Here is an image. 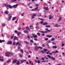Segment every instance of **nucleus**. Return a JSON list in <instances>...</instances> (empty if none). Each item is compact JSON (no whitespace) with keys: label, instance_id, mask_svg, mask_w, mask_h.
I'll return each instance as SVG.
<instances>
[{"label":"nucleus","instance_id":"f257e3e1","mask_svg":"<svg viewBox=\"0 0 65 65\" xmlns=\"http://www.w3.org/2000/svg\"><path fill=\"white\" fill-rule=\"evenodd\" d=\"M3 5H4L5 6H7V7H9L10 9H11V8H12V6H11V5H8L7 4L5 3H4L3 4Z\"/></svg>","mask_w":65,"mask_h":65},{"label":"nucleus","instance_id":"f03ea898","mask_svg":"<svg viewBox=\"0 0 65 65\" xmlns=\"http://www.w3.org/2000/svg\"><path fill=\"white\" fill-rule=\"evenodd\" d=\"M10 53L9 52H6V55L7 57H10Z\"/></svg>","mask_w":65,"mask_h":65},{"label":"nucleus","instance_id":"7ed1b4c3","mask_svg":"<svg viewBox=\"0 0 65 65\" xmlns=\"http://www.w3.org/2000/svg\"><path fill=\"white\" fill-rule=\"evenodd\" d=\"M7 44H12V41H8L7 43Z\"/></svg>","mask_w":65,"mask_h":65},{"label":"nucleus","instance_id":"20e7f679","mask_svg":"<svg viewBox=\"0 0 65 65\" xmlns=\"http://www.w3.org/2000/svg\"><path fill=\"white\" fill-rule=\"evenodd\" d=\"M36 15V14H35L32 15V19H35V17Z\"/></svg>","mask_w":65,"mask_h":65},{"label":"nucleus","instance_id":"39448f33","mask_svg":"<svg viewBox=\"0 0 65 65\" xmlns=\"http://www.w3.org/2000/svg\"><path fill=\"white\" fill-rule=\"evenodd\" d=\"M18 4H16V5H13L12 6V7H14V8H15L17 7V6H18Z\"/></svg>","mask_w":65,"mask_h":65},{"label":"nucleus","instance_id":"423d86ee","mask_svg":"<svg viewBox=\"0 0 65 65\" xmlns=\"http://www.w3.org/2000/svg\"><path fill=\"white\" fill-rule=\"evenodd\" d=\"M18 61V60L16 59H14L12 61V63H15Z\"/></svg>","mask_w":65,"mask_h":65},{"label":"nucleus","instance_id":"0eeeda50","mask_svg":"<svg viewBox=\"0 0 65 65\" xmlns=\"http://www.w3.org/2000/svg\"><path fill=\"white\" fill-rule=\"evenodd\" d=\"M48 8V7H44L43 8L44 9H45L46 10H49V9Z\"/></svg>","mask_w":65,"mask_h":65},{"label":"nucleus","instance_id":"6e6552de","mask_svg":"<svg viewBox=\"0 0 65 65\" xmlns=\"http://www.w3.org/2000/svg\"><path fill=\"white\" fill-rule=\"evenodd\" d=\"M15 39H16V40H18V38L15 36H14V41H15Z\"/></svg>","mask_w":65,"mask_h":65},{"label":"nucleus","instance_id":"1a4fd4ad","mask_svg":"<svg viewBox=\"0 0 65 65\" xmlns=\"http://www.w3.org/2000/svg\"><path fill=\"white\" fill-rule=\"evenodd\" d=\"M27 60H26L23 59V60H21V63H23L24 62H26Z\"/></svg>","mask_w":65,"mask_h":65},{"label":"nucleus","instance_id":"9d476101","mask_svg":"<svg viewBox=\"0 0 65 65\" xmlns=\"http://www.w3.org/2000/svg\"><path fill=\"white\" fill-rule=\"evenodd\" d=\"M38 49V46H36L35 47V51H37Z\"/></svg>","mask_w":65,"mask_h":65},{"label":"nucleus","instance_id":"9b49d317","mask_svg":"<svg viewBox=\"0 0 65 65\" xmlns=\"http://www.w3.org/2000/svg\"><path fill=\"white\" fill-rule=\"evenodd\" d=\"M33 35V37L34 38H37V35H35V34H34Z\"/></svg>","mask_w":65,"mask_h":65},{"label":"nucleus","instance_id":"f8f14e48","mask_svg":"<svg viewBox=\"0 0 65 65\" xmlns=\"http://www.w3.org/2000/svg\"><path fill=\"white\" fill-rule=\"evenodd\" d=\"M11 59H9L7 61V63H10V62H11Z\"/></svg>","mask_w":65,"mask_h":65},{"label":"nucleus","instance_id":"ddd939ff","mask_svg":"<svg viewBox=\"0 0 65 65\" xmlns=\"http://www.w3.org/2000/svg\"><path fill=\"white\" fill-rule=\"evenodd\" d=\"M47 25V22H44L43 24V25H44H44Z\"/></svg>","mask_w":65,"mask_h":65},{"label":"nucleus","instance_id":"4468645a","mask_svg":"<svg viewBox=\"0 0 65 65\" xmlns=\"http://www.w3.org/2000/svg\"><path fill=\"white\" fill-rule=\"evenodd\" d=\"M23 32L25 33H29V31H28L26 30H25L24 31H23Z\"/></svg>","mask_w":65,"mask_h":65},{"label":"nucleus","instance_id":"2eb2a0df","mask_svg":"<svg viewBox=\"0 0 65 65\" xmlns=\"http://www.w3.org/2000/svg\"><path fill=\"white\" fill-rule=\"evenodd\" d=\"M49 17H50L49 18V20H51L52 19H53V17H54L53 16H49Z\"/></svg>","mask_w":65,"mask_h":65},{"label":"nucleus","instance_id":"dca6fc26","mask_svg":"<svg viewBox=\"0 0 65 65\" xmlns=\"http://www.w3.org/2000/svg\"><path fill=\"white\" fill-rule=\"evenodd\" d=\"M13 53H11L10 52V57H11V56H13Z\"/></svg>","mask_w":65,"mask_h":65},{"label":"nucleus","instance_id":"f3484780","mask_svg":"<svg viewBox=\"0 0 65 65\" xmlns=\"http://www.w3.org/2000/svg\"><path fill=\"white\" fill-rule=\"evenodd\" d=\"M26 29H27V30L28 31H30V28H28V27H26Z\"/></svg>","mask_w":65,"mask_h":65},{"label":"nucleus","instance_id":"a211bd4d","mask_svg":"<svg viewBox=\"0 0 65 65\" xmlns=\"http://www.w3.org/2000/svg\"><path fill=\"white\" fill-rule=\"evenodd\" d=\"M17 34L18 36H20L19 35H20V34H21V32H18L17 33Z\"/></svg>","mask_w":65,"mask_h":65},{"label":"nucleus","instance_id":"6ab92c4d","mask_svg":"<svg viewBox=\"0 0 65 65\" xmlns=\"http://www.w3.org/2000/svg\"><path fill=\"white\" fill-rule=\"evenodd\" d=\"M12 18L11 16H10L9 17L8 20V21H10L11 20V18Z\"/></svg>","mask_w":65,"mask_h":65},{"label":"nucleus","instance_id":"aec40b11","mask_svg":"<svg viewBox=\"0 0 65 65\" xmlns=\"http://www.w3.org/2000/svg\"><path fill=\"white\" fill-rule=\"evenodd\" d=\"M43 50L45 53V52H47V49H44Z\"/></svg>","mask_w":65,"mask_h":65},{"label":"nucleus","instance_id":"412c9836","mask_svg":"<svg viewBox=\"0 0 65 65\" xmlns=\"http://www.w3.org/2000/svg\"><path fill=\"white\" fill-rule=\"evenodd\" d=\"M59 26H58V24H56L55 25V27H60V25Z\"/></svg>","mask_w":65,"mask_h":65},{"label":"nucleus","instance_id":"4be33fe9","mask_svg":"<svg viewBox=\"0 0 65 65\" xmlns=\"http://www.w3.org/2000/svg\"><path fill=\"white\" fill-rule=\"evenodd\" d=\"M2 42H5V40H0V43H2Z\"/></svg>","mask_w":65,"mask_h":65},{"label":"nucleus","instance_id":"5701e85b","mask_svg":"<svg viewBox=\"0 0 65 65\" xmlns=\"http://www.w3.org/2000/svg\"><path fill=\"white\" fill-rule=\"evenodd\" d=\"M16 17H14L13 18V19L12 20V21H14V20H16Z\"/></svg>","mask_w":65,"mask_h":65},{"label":"nucleus","instance_id":"b1692460","mask_svg":"<svg viewBox=\"0 0 65 65\" xmlns=\"http://www.w3.org/2000/svg\"><path fill=\"white\" fill-rule=\"evenodd\" d=\"M62 20V18L60 17L58 19V22H60L61 21V20Z\"/></svg>","mask_w":65,"mask_h":65},{"label":"nucleus","instance_id":"393cba45","mask_svg":"<svg viewBox=\"0 0 65 65\" xmlns=\"http://www.w3.org/2000/svg\"><path fill=\"white\" fill-rule=\"evenodd\" d=\"M25 14V12H23V13H22L21 14V15L22 17H23L24 15V14Z\"/></svg>","mask_w":65,"mask_h":65},{"label":"nucleus","instance_id":"a878e982","mask_svg":"<svg viewBox=\"0 0 65 65\" xmlns=\"http://www.w3.org/2000/svg\"><path fill=\"white\" fill-rule=\"evenodd\" d=\"M6 25V24L5 23H3L2 24V26L3 27H4Z\"/></svg>","mask_w":65,"mask_h":65},{"label":"nucleus","instance_id":"bb28decb","mask_svg":"<svg viewBox=\"0 0 65 65\" xmlns=\"http://www.w3.org/2000/svg\"><path fill=\"white\" fill-rule=\"evenodd\" d=\"M52 48H57V47L56 46H53L52 47Z\"/></svg>","mask_w":65,"mask_h":65},{"label":"nucleus","instance_id":"cd10ccee","mask_svg":"<svg viewBox=\"0 0 65 65\" xmlns=\"http://www.w3.org/2000/svg\"><path fill=\"white\" fill-rule=\"evenodd\" d=\"M38 19L39 20H41V21H44V20H43V19L42 18H38Z\"/></svg>","mask_w":65,"mask_h":65},{"label":"nucleus","instance_id":"c85d7f7f","mask_svg":"<svg viewBox=\"0 0 65 65\" xmlns=\"http://www.w3.org/2000/svg\"><path fill=\"white\" fill-rule=\"evenodd\" d=\"M46 28H50L51 27V26L47 25L46 26Z\"/></svg>","mask_w":65,"mask_h":65},{"label":"nucleus","instance_id":"c756f323","mask_svg":"<svg viewBox=\"0 0 65 65\" xmlns=\"http://www.w3.org/2000/svg\"><path fill=\"white\" fill-rule=\"evenodd\" d=\"M8 12H8V11H5V13H6V14H8V13H7Z\"/></svg>","mask_w":65,"mask_h":65},{"label":"nucleus","instance_id":"7c9ffc66","mask_svg":"<svg viewBox=\"0 0 65 65\" xmlns=\"http://www.w3.org/2000/svg\"><path fill=\"white\" fill-rule=\"evenodd\" d=\"M1 57L0 56V61H3L4 60L3 59H1Z\"/></svg>","mask_w":65,"mask_h":65},{"label":"nucleus","instance_id":"2f4dec72","mask_svg":"<svg viewBox=\"0 0 65 65\" xmlns=\"http://www.w3.org/2000/svg\"><path fill=\"white\" fill-rule=\"evenodd\" d=\"M16 64L17 65H19V64H20V62L19 61H17V62H16Z\"/></svg>","mask_w":65,"mask_h":65},{"label":"nucleus","instance_id":"473e14b6","mask_svg":"<svg viewBox=\"0 0 65 65\" xmlns=\"http://www.w3.org/2000/svg\"><path fill=\"white\" fill-rule=\"evenodd\" d=\"M20 51L21 52L22 54H23L24 53V52H23V50L22 49H21L20 50Z\"/></svg>","mask_w":65,"mask_h":65},{"label":"nucleus","instance_id":"72a5a7b5","mask_svg":"<svg viewBox=\"0 0 65 65\" xmlns=\"http://www.w3.org/2000/svg\"><path fill=\"white\" fill-rule=\"evenodd\" d=\"M47 57H48V58H50V59H51V58H52V57H51V56H50V55H47Z\"/></svg>","mask_w":65,"mask_h":65},{"label":"nucleus","instance_id":"f704fd0d","mask_svg":"<svg viewBox=\"0 0 65 65\" xmlns=\"http://www.w3.org/2000/svg\"><path fill=\"white\" fill-rule=\"evenodd\" d=\"M51 58L53 60H55V58L53 57H52Z\"/></svg>","mask_w":65,"mask_h":65},{"label":"nucleus","instance_id":"c9c22d12","mask_svg":"<svg viewBox=\"0 0 65 65\" xmlns=\"http://www.w3.org/2000/svg\"><path fill=\"white\" fill-rule=\"evenodd\" d=\"M51 40H48L47 41V43H51Z\"/></svg>","mask_w":65,"mask_h":65},{"label":"nucleus","instance_id":"e433bc0d","mask_svg":"<svg viewBox=\"0 0 65 65\" xmlns=\"http://www.w3.org/2000/svg\"><path fill=\"white\" fill-rule=\"evenodd\" d=\"M14 32L15 33H17L18 32V31H17L16 30H14Z\"/></svg>","mask_w":65,"mask_h":65},{"label":"nucleus","instance_id":"4c0bfd02","mask_svg":"<svg viewBox=\"0 0 65 65\" xmlns=\"http://www.w3.org/2000/svg\"><path fill=\"white\" fill-rule=\"evenodd\" d=\"M30 35H28L27 36V38H28V39H30Z\"/></svg>","mask_w":65,"mask_h":65},{"label":"nucleus","instance_id":"58836bf2","mask_svg":"<svg viewBox=\"0 0 65 65\" xmlns=\"http://www.w3.org/2000/svg\"><path fill=\"white\" fill-rule=\"evenodd\" d=\"M19 42H18L17 43H16V45H18L19 44Z\"/></svg>","mask_w":65,"mask_h":65},{"label":"nucleus","instance_id":"ea45409f","mask_svg":"<svg viewBox=\"0 0 65 65\" xmlns=\"http://www.w3.org/2000/svg\"><path fill=\"white\" fill-rule=\"evenodd\" d=\"M30 41L32 43H33V40H30Z\"/></svg>","mask_w":65,"mask_h":65},{"label":"nucleus","instance_id":"a19ab883","mask_svg":"<svg viewBox=\"0 0 65 65\" xmlns=\"http://www.w3.org/2000/svg\"><path fill=\"white\" fill-rule=\"evenodd\" d=\"M52 43L53 44H54V45H56V44L54 42H52Z\"/></svg>","mask_w":65,"mask_h":65},{"label":"nucleus","instance_id":"79ce46f5","mask_svg":"<svg viewBox=\"0 0 65 65\" xmlns=\"http://www.w3.org/2000/svg\"><path fill=\"white\" fill-rule=\"evenodd\" d=\"M35 11V9H32L31 10V11Z\"/></svg>","mask_w":65,"mask_h":65},{"label":"nucleus","instance_id":"37998d69","mask_svg":"<svg viewBox=\"0 0 65 65\" xmlns=\"http://www.w3.org/2000/svg\"><path fill=\"white\" fill-rule=\"evenodd\" d=\"M41 53H42V54H44V52L43 50H41Z\"/></svg>","mask_w":65,"mask_h":65},{"label":"nucleus","instance_id":"c03bdc74","mask_svg":"<svg viewBox=\"0 0 65 65\" xmlns=\"http://www.w3.org/2000/svg\"><path fill=\"white\" fill-rule=\"evenodd\" d=\"M41 33H45V31H41Z\"/></svg>","mask_w":65,"mask_h":65},{"label":"nucleus","instance_id":"a18cd8bd","mask_svg":"<svg viewBox=\"0 0 65 65\" xmlns=\"http://www.w3.org/2000/svg\"><path fill=\"white\" fill-rule=\"evenodd\" d=\"M24 42H25V43H26L27 44H28V43H27V42L26 41H25Z\"/></svg>","mask_w":65,"mask_h":65},{"label":"nucleus","instance_id":"49530a36","mask_svg":"<svg viewBox=\"0 0 65 65\" xmlns=\"http://www.w3.org/2000/svg\"><path fill=\"white\" fill-rule=\"evenodd\" d=\"M54 40H55V39L54 38H53L51 40V41H53Z\"/></svg>","mask_w":65,"mask_h":65},{"label":"nucleus","instance_id":"de8ad7c7","mask_svg":"<svg viewBox=\"0 0 65 65\" xmlns=\"http://www.w3.org/2000/svg\"><path fill=\"white\" fill-rule=\"evenodd\" d=\"M38 7H37L35 8V10H37V9H38Z\"/></svg>","mask_w":65,"mask_h":65},{"label":"nucleus","instance_id":"09e8293b","mask_svg":"<svg viewBox=\"0 0 65 65\" xmlns=\"http://www.w3.org/2000/svg\"><path fill=\"white\" fill-rule=\"evenodd\" d=\"M37 63H40V61L39 60H38L37 61Z\"/></svg>","mask_w":65,"mask_h":65},{"label":"nucleus","instance_id":"8fccbe9b","mask_svg":"<svg viewBox=\"0 0 65 65\" xmlns=\"http://www.w3.org/2000/svg\"><path fill=\"white\" fill-rule=\"evenodd\" d=\"M41 62L42 63H43L44 62H46V61H45V60H43L41 61Z\"/></svg>","mask_w":65,"mask_h":65},{"label":"nucleus","instance_id":"3c124183","mask_svg":"<svg viewBox=\"0 0 65 65\" xmlns=\"http://www.w3.org/2000/svg\"><path fill=\"white\" fill-rule=\"evenodd\" d=\"M48 38H46L45 39V40L46 41H47V40H48Z\"/></svg>","mask_w":65,"mask_h":65},{"label":"nucleus","instance_id":"603ef678","mask_svg":"<svg viewBox=\"0 0 65 65\" xmlns=\"http://www.w3.org/2000/svg\"><path fill=\"white\" fill-rule=\"evenodd\" d=\"M42 60H44V58L43 57H42Z\"/></svg>","mask_w":65,"mask_h":65},{"label":"nucleus","instance_id":"864d4df0","mask_svg":"<svg viewBox=\"0 0 65 65\" xmlns=\"http://www.w3.org/2000/svg\"><path fill=\"white\" fill-rule=\"evenodd\" d=\"M35 5L36 7L38 6H39V5L38 4H36Z\"/></svg>","mask_w":65,"mask_h":65},{"label":"nucleus","instance_id":"5fc2aeb1","mask_svg":"<svg viewBox=\"0 0 65 65\" xmlns=\"http://www.w3.org/2000/svg\"><path fill=\"white\" fill-rule=\"evenodd\" d=\"M37 34L38 35V36H40V33H39L38 32L37 33Z\"/></svg>","mask_w":65,"mask_h":65},{"label":"nucleus","instance_id":"6e6d98bb","mask_svg":"<svg viewBox=\"0 0 65 65\" xmlns=\"http://www.w3.org/2000/svg\"><path fill=\"white\" fill-rule=\"evenodd\" d=\"M42 46H43V47H44L45 46V45L43 44H42Z\"/></svg>","mask_w":65,"mask_h":65},{"label":"nucleus","instance_id":"4d7b16f0","mask_svg":"<svg viewBox=\"0 0 65 65\" xmlns=\"http://www.w3.org/2000/svg\"><path fill=\"white\" fill-rule=\"evenodd\" d=\"M15 42H13V45H15Z\"/></svg>","mask_w":65,"mask_h":65},{"label":"nucleus","instance_id":"13d9d810","mask_svg":"<svg viewBox=\"0 0 65 65\" xmlns=\"http://www.w3.org/2000/svg\"><path fill=\"white\" fill-rule=\"evenodd\" d=\"M52 35H51L50 36L49 35V38H51V37H52Z\"/></svg>","mask_w":65,"mask_h":65},{"label":"nucleus","instance_id":"bf43d9fd","mask_svg":"<svg viewBox=\"0 0 65 65\" xmlns=\"http://www.w3.org/2000/svg\"><path fill=\"white\" fill-rule=\"evenodd\" d=\"M44 35H45V34H43L42 35V36H44Z\"/></svg>","mask_w":65,"mask_h":65},{"label":"nucleus","instance_id":"052dcab7","mask_svg":"<svg viewBox=\"0 0 65 65\" xmlns=\"http://www.w3.org/2000/svg\"><path fill=\"white\" fill-rule=\"evenodd\" d=\"M34 40L36 41V40H37V39L36 38H35L34 39Z\"/></svg>","mask_w":65,"mask_h":65},{"label":"nucleus","instance_id":"680f3d73","mask_svg":"<svg viewBox=\"0 0 65 65\" xmlns=\"http://www.w3.org/2000/svg\"><path fill=\"white\" fill-rule=\"evenodd\" d=\"M25 29H26V28H25V27H23V28H22V29L23 30H25Z\"/></svg>","mask_w":65,"mask_h":65},{"label":"nucleus","instance_id":"e2e57ef3","mask_svg":"<svg viewBox=\"0 0 65 65\" xmlns=\"http://www.w3.org/2000/svg\"><path fill=\"white\" fill-rule=\"evenodd\" d=\"M30 29H31V28L32 27V25H30Z\"/></svg>","mask_w":65,"mask_h":65},{"label":"nucleus","instance_id":"0e129e2a","mask_svg":"<svg viewBox=\"0 0 65 65\" xmlns=\"http://www.w3.org/2000/svg\"><path fill=\"white\" fill-rule=\"evenodd\" d=\"M47 31L48 32H51V30H47Z\"/></svg>","mask_w":65,"mask_h":65},{"label":"nucleus","instance_id":"69168bd1","mask_svg":"<svg viewBox=\"0 0 65 65\" xmlns=\"http://www.w3.org/2000/svg\"><path fill=\"white\" fill-rule=\"evenodd\" d=\"M64 43H62V46H64Z\"/></svg>","mask_w":65,"mask_h":65},{"label":"nucleus","instance_id":"338daca9","mask_svg":"<svg viewBox=\"0 0 65 65\" xmlns=\"http://www.w3.org/2000/svg\"><path fill=\"white\" fill-rule=\"evenodd\" d=\"M50 36V35H47L46 36V37H49V36Z\"/></svg>","mask_w":65,"mask_h":65},{"label":"nucleus","instance_id":"774afa93","mask_svg":"<svg viewBox=\"0 0 65 65\" xmlns=\"http://www.w3.org/2000/svg\"><path fill=\"white\" fill-rule=\"evenodd\" d=\"M14 0H11V2H14Z\"/></svg>","mask_w":65,"mask_h":65}]
</instances>
